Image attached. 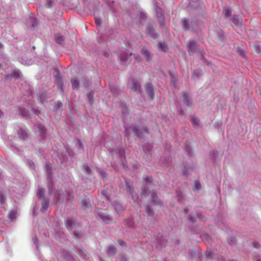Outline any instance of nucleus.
Segmentation results:
<instances>
[{"instance_id":"nucleus-1","label":"nucleus","mask_w":261,"mask_h":261,"mask_svg":"<svg viewBox=\"0 0 261 261\" xmlns=\"http://www.w3.org/2000/svg\"><path fill=\"white\" fill-rule=\"evenodd\" d=\"M150 197V201L149 203L145 206V211L149 216H153L154 215L153 210L152 208L153 206H159L161 207V202L157 196L156 193L154 191H150L148 194Z\"/></svg>"},{"instance_id":"nucleus-2","label":"nucleus","mask_w":261,"mask_h":261,"mask_svg":"<svg viewBox=\"0 0 261 261\" xmlns=\"http://www.w3.org/2000/svg\"><path fill=\"white\" fill-rule=\"evenodd\" d=\"M130 128L139 138H143L145 134L148 133V130L146 126H142L140 127L137 126H132Z\"/></svg>"},{"instance_id":"nucleus-3","label":"nucleus","mask_w":261,"mask_h":261,"mask_svg":"<svg viewBox=\"0 0 261 261\" xmlns=\"http://www.w3.org/2000/svg\"><path fill=\"white\" fill-rule=\"evenodd\" d=\"M187 47L188 48L189 54L191 56L193 55L198 48L197 44L194 41H191L188 42L187 44Z\"/></svg>"},{"instance_id":"nucleus-4","label":"nucleus","mask_w":261,"mask_h":261,"mask_svg":"<svg viewBox=\"0 0 261 261\" xmlns=\"http://www.w3.org/2000/svg\"><path fill=\"white\" fill-rule=\"evenodd\" d=\"M145 91L150 99L153 98V87L151 83H147L145 85Z\"/></svg>"},{"instance_id":"nucleus-5","label":"nucleus","mask_w":261,"mask_h":261,"mask_svg":"<svg viewBox=\"0 0 261 261\" xmlns=\"http://www.w3.org/2000/svg\"><path fill=\"white\" fill-rule=\"evenodd\" d=\"M82 206L83 208L86 211H89L91 210V205L90 200L87 198H84L82 200Z\"/></svg>"},{"instance_id":"nucleus-6","label":"nucleus","mask_w":261,"mask_h":261,"mask_svg":"<svg viewBox=\"0 0 261 261\" xmlns=\"http://www.w3.org/2000/svg\"><path fill=\"white\" fill-rule=\"evenodd\" d=\"M181 98L183 101L184 105L185 106H189L191 105L190 99L188 97V93L187 92H184L181 93Z\"/></svg>"},{"instance_id":"nucleus-7","label":"nucleus","mask_w":261,"mask_h":261,"mask_svg":"<svg viewBox=\"0 0 261 261\" xmlns=\"http://www.w3.org/2000/svg\"><path fill=\"white\" fill-rule=\"evenodd\" d=\"M129 87L131 90L134 91H137L141 89L140 84L135 82L134 81H132L129 85Z\"/></svg>"},{"instance_id":"nucleus-8","label":"nucleus","mask_w":261,"mask_h":261,"mask_svg":"<svg viewBox=\"0 0 261 261\" xmlns=\"http://www.w3.org/2000/svg\"><path fill=\"white\" fill-rule=\"evenodd\" d=\"M190 118L194 127H198L199 126L200 120L197 117L191 115Z\"/></svg>"},{"instance_id":"nucleus-9","label":"nucleus","mask_w":261,"mask_h":261,"mask_svg":"<svg viewBox=\"0 0 261 261\" xmlns=\"http://www.w3.org/2000/svg\"><path fill=\"white\" fill-rule=\"evenodd\" d=\"M141 53L146 58V60H149L150 59L151 54L146 47H142Z\"/></svg>"},{"instance_id":"nucleus-10","label":"nucleus","mask_w":261,"mask_h":261,"mask_svg":"<svg viewBox=\"0 0 261 261\" xmlns=\"http://www.w3.org/2000/svg\"><path fill=\"white\" fill-rule=\"evenodd\" d=\"M44 193H45V189L38 187L37 192V196L38 199H45L44 197Z\"/></svg>"},{"instance_id":"nucleus-11","label":"nucleus","mask_w":261,"mask_h":261,"mask_svg":"<svg viewBox=\"0 0 261 261\" xmlns=\"http://www.w3.org/2000/svg\"><path fill=\"white\" fill-rule=\"evenodd\" d=\"M71 83L73 89H78L79 87L80 82L76 77H73L71 79Z\"/></svg>"},{"instance_id":"nucleus-12","label":"nucleus","mask_w":261,"mask_h":261,"mask_svg":"<svg viewBox=\"0 0 261 261\" xmlns=\"http://www.w3.org/2000/svg\"><path fill=\"white\" fill-rule=\"evenodd\" d=\"M55 41L57 43L61 44L65 41V37L60 34H56L55 36Z\"/></svg>"},{"instance_id":"nucleus-13","label":"nucleus","mask_w":261,"mask_h":261,"mask_svg":"<svg viewBox=\"0 0 261 261\" xmlns=\"http://www.w3.org/2000/svg\"><path fill=\"white\" fill-rule=\"evenodd\" d=\"M159 49L163 52H167L168 48L167 44L165 42H160L158 44Z\"/></svg>"},{"instance_id":"nucleus-14","label":"nucleus","mask_w":261,"mask_h":261,"mask_svg":"<svg viewBox=\"0 0 261 261\" xmlns=\"http://www.w3.org/2000/svg\"><path fill=\"white\" fill-rule=\"evenodd\" d=\"M254 48L256 53L258 55H261V43L259 42H255L254 44Z\"/></svg>"},{"instance_id":"nucleus-15","label":"nucleus","mask_w":261,"mask_h":261,"mask_svg":"<svg viewBox=\"0 0 261 261\" xmlns=\"http://www.w3.org/2000/svg\"><path fill=\"white\" fill-rule=\"evenodd\" d=\"M200 189L201 184L200 182L198 180H195L193 186V191L196 192H198L200 191Z\"/></svg>"},{"instance_id":"nucleus-16","label":"nucleus","mask_w":261,"mask_h":261,"mask_svg":"<svg viewBox=\"0 0 261 261\" xmlns=\"http://www.w3.org/2000/svg\"><path fill=\"white\" fill-rule=\"evenodd\" d=\"M127 188H128V190L130 193V194L132 195V199L134 200V201L136 202L139 201V197L138 196V195H134L132 192H131V189H130V187L129 186L127 185Z\"/></svg>"},{"instance_id":"nucleus-17","label":"nucleus","mask_w":261,"mask_h":261,"mask_svg":"<svg viewBox=\"0 0 261 261\" xmlns=\"http://www.w3.org/2000/svg\"><path fill=\"white\" fill-rule=\"evenodd\" d=\"M73 219L72 218H68L65 222L66 227L69 229L71 228L73 224Z\"/></svg>"},{"instance_id":"nucleus-18","label":"nucleus","mask_w":261,"mask_h":261,"mask_svg":"<svg viewBox=\"0 0 261 261\" xmlns=\"http://www.w3.org/2000/svg\"><path fill=\"white\" fill-rule=\"evenodd\" d=\"M49 205L48 201L46 200L45 199H42V210H43V211H46Z\"/></svg>"},{"instance_id":"nucleus-19","label":"nucleus","mask_w":261,"mask_h":261,"mask_svg":"<svg viewBox=\"0 0 261 261\" xmlns=\"http://www.w3.org/2000/svg\"><path fill=\"white\" fill-rule=\"evenodd\" d=\"M87 97L90 103L94 102V92L90 91L87 94Z\"/></svg>"},{"instance_id":"nucleus-20","label":"nucleus","mask_w":261,"mask_h":261,"mask_svg":"<svg viewBox=\"0 0 261 261\" xmlns=\"http://www.w3.org/2000/svg\"><path fill=\"white\" fill-rule=\"evenodd\" d=\"M183 27L185 28L186 30L190 29V24H189L188 19L185 18L182 22Z\"/></svg>"},{"instance_id":"nucleus-21","label":"nucleus","mask_w":261,"mask_h":261,"mask_svg":"<svg viewBox=\"0 0 261 261\" xmlns=\"http://www.w3.org/2000/svg\"><path fill=\"white\" fill-rule=\"evenodd\" d=\"M127 55L123 53L120 55V59L122 63L125 62L127 60Z\"/></svg>"},{"instance_id":"nucleus-22","label":"nucleus","mask_w":261,"mask_h":261,"mask_svg":"<svg viewBox=\"0 0 261 261\" xmlns=\"http://www.w3.org/2000/svg\"><path fill=\"white\" fill-rule=\"evenodd\" d=\"M19 137L20 139H22L23 140H27L28 139V135L24 132L21 131L19 133Z\"/></svg>"},{"instance_id":"nucleus-23","label":"nucleus","mask_w":261,"mask_h":261,"mask_svg":"<svg viewBox=\"0 0 261 261\" xmlns=\"http://www.w3.org/2000/svg\"><path fill=\"white\" fill-rule=\"evenodd\" d=\"M152 179V177H146L145 178H144L143 181L145 184H146L147 186L148 185V184L151 182V181Z\"/></svg>"},{"instance_id":"nucleus-24","label":"nucleus","mask_w":261,"mask_h":261,"mask_svg":"<svg viewBox=\"0 0 261 261\" xmlns=\"http://www.w3.org/2000/svg\"><path fill=\"white\" fill-rule=\"evenodd\" d=\"M223 13H224V15H225V16H226V17H230L231 15V11L229 9H227L225 10Z\"/></svg>"},{"instance_id":"nucleus-25","label":"nucleus","mask_w":261,"mask_h":261,"mask_svg":"<svg viewBox=\"0 0 261 261\" xmlns=\"http://www.w3.org/2000/svg\"><path fill=\"white\" fill-rule=\"evenodd\" d=\"M53 4V2L51 0H47L45 4V7L47 8H49L52 6Z\"/></svg>"},{"instance_id":"nucleus-26","label":"nucleus","mask_w":261,"mask_h":261,"mask_svg":"<svg viewBox=\"0 0 261 261\" xmlns=\"http://www.w3.org/2000/svg\"><path fill=\"white\" fill-rule=\"evenodd\" d=\"M84 168H85L86 172L88 174H90L91 173V170L90 169V167L88 166V165H87V164L85 165Z\"/></svg>"},{"instance_id":"nucleus-27","label":"nucleus","mask_w":261,"mask_h":261,"mask_svg":"<svg viewBox=\"0 0 261 261\" xmlns=\"http://www.w3.org/2000/svg\"><path fill=\"white\" fill-rule=\"evenodd\" d=\"M116 252V250L114 248L112 247H109L108 250V253L109 254H114Z\"/></svg>"},{"instance_id":"nucleus-28","label":"nucleus","mask_w":261,"mask_h":261,"mask_svg":"<svg viewBox=\"0 0 261 261\" xmlns=\"http://www.w3.org/2000/svg\"><path fill=\"white\" fill-rule=\"evenodd\" d=\"M95 23H96V24L97 26H99V25H100L101 22V20H100V18H97V17H96V18H95Z\"/></svg>"},{"instance_id":"nucleus-29","label":"nucleus","mask_w":261,"mask_h":261,"mask_svg":"<svg viewBox=\"0 0 261 261\" xmlns=\"http://www.w3.org/2000/svg\"><path fill=\"white\" fill-rule=\"evenodd\" d=\"M119 244L121 246H125V243L122 240H119L118 241Z\"/></svg>"},{"instance_id":"nucleus-30","label":"nucleus","mask_w":261,"mask_h":261,"mask_svg":"<svg viewBox=\"0 0 261 261\" xmlns=\"http://www.w3.org/2000/svg\"><path fill=\"white\" fill-rule=\"evenodd\" d=\"M83 85H84L85 87H89V85H90V83L89 82V81L86 80L85 83H84Z\"/></svg>"},{"instance_id":"nucleus-31","label":"nucleus","mask_w":261,"mask_h":261,"mask_svg":"<svg viewBox=\"0 0 261 261\" xmlns=\"http://www.w3.org/2000/svg\"><path fill=\"white\" fill-rule=\"evenodd\" d=\"M102 220L103 221L107 222L108 220H110V218L108 217H102Z\"/></svg>"},{"instance_id":"nucleus-32","label":"nucleus","mask_w":261,"mask_h":261,"mask_svg":"<svg viewBox=\"0 0 261 261\" xmlns=\"http://www.w3.org/2000/svg\"><path fill=\"white\" fill-rule=\"evenodd\" d=\"M56 106H57L59 108H61L62 107V103L61 102H58L56 103Z\"/></svg>"},{"instance_id":"nucleus-33","label":"nucleus","mask_w":261,"mask_h":261,"mask_svg":"<svg viewBox=\"0 0 261 261\" xmlns=\"http://www.w3.org/2000/svg\"><path fill=\"white\" fill-rule=\"evenodd\" d=\"M28 114H29V112L28 111H26V113L25 112H22V115L23 116H24L27 117L28 116Z\"/></svg>"},{"instance_id":"nucleus-34","label":"nucleus","mask_w":261,"mask_h":261,"mask_svg":"<svg viewBox=\"0 0 261 261\" xmlns=\"http://www.w3.org/2000/svg\"><path fill=\"white\" fill-rule=\"evenodd\" d=\"M125 134L126 136H128L129 135V133L128 132V129H126L125 130Z\"/></svg>"},{"instance_id":"nucleus-35","label":"nucleus","mask_w":261,"mask_h":261,"mask_svg":"<svg viewBox=\"0 0 261 261\" xmlns=\"http://www.w3.org/2000/svg\"><path fill=\"white\" fill-rule=\"evenodd\" d=\"M0 202H4V197L2 195H1V200H0Z\"/></svg>"},{"instance_id":"nucleus-36","label":"nucleus","mask_w":261,"mask_h":261,"mask_svg":"<svg viewBox=\"0 0 261 261\" xmlns=\"http://www.w3.org/2000/svg\"><path fill=\"white\" fill-rule=\"evenodd\" d=\"M259 244L258 243H255V245H254V246L256 247V248H258L259 247Z\"/></svg>"},{"instance_id":"nucleus-37","label":"nucleus","mask_w":261,"mask_h":261,"mask_svg":"<svg viewBox=\"0 0 261 261\" xmlns=\"http://www.w3.org/2000/svg\"><path fill=\"white\" fill-rule=\"evenodd\" d=\"M3 116H4V114H3V112L1 110H0V118H2Z\"/></svg>"},{"instance_id":"nucleus-38","label":"nucleus","mask_w":261,"mask_h":261,"mask_svg":"<svg viewBox=\"0 0 261 261\" xmlns=\"http://www.w3.org/2000/svg\"><path fill=\"white\" fill-rule=\"evenodd\" d=\"M13 75L16 76H19V74L17 72H14Z\"/></svg>"},{"instance_id":"nucleus-39","label":"nucleus","mask_w":261,"mask_h":261,"mask_svg":"<svg viewBox=\"0 0 261 261\" xmlns=\"http://www.w3.org/2000/svg\"><path fill=\"white\" fill-rule=\"evenodd\" d=\"M206 256H207V257H208V256L210 255L211 254V253L210 252H208L207 251L206 252Z\"/></svg>"},{"instance_id":"nucleus-40","label":"nucleus","mask_w":261,"mask_h":261,"mask_svg":"<svg viewBox=\"0 0 261 261\" xmlns=\"http://www.w3.org/2000/svg\"><path fill=\"white\" fill-rule=\"evenodd\" d=\"M41 130H42L43 132H45V129H44V127L43 126H41Z\"/></svg>"},{"instance_id":"nucleus-41","label":"nucleus","mask_w":261,"mask_h":261,"mask_svg":"<svg viewBox=\"0 0 261 261\" xmlns=\"http://www.w3.org/2000/svg\"><path fill=\"white\" fill-rule=\"evenodd\" d=\"M3 47V44H2L1 42H0V49L2 48Z\"/></svg>"},{"instance_id":"nucleus-42","label":"nucleus","mask_w":261,"mask_h":261,"mask_svg":"<svg viewBox=\"0 0 261 261\" xmlns=\"http://www.w3.org/2000/svg\"><path fill=\"white\" fill-rule=\"evenodd\" d=\"M79 253L82 254V253H83V252L82 250H79Z\"/></svg>"},{"instance_id":"nucleus-43","label":"nucleus","mask_w":261,"mask_h":261,"mask_svg":"<svg viewBox=\"0 0 261 261\" xmlns=\"http://www.w3.org/2000/svg\"><path fill=\"white\" fill-rule=\"evenodd\" d=\"M181 114H184V112L183 111H181Z\"/></svg>"},{"instance_id":"nucleus-44","label":"nucleus","mask_w":261,"mask_h":261,"mask_svg":"<svg viewBox=\"0 0 261 261\" xmlns=\"http://www.w3.org/2000/svg\"><path fill=\"white\" fill-rule=\"evenodd\" d=\"M79 143H80V145H81V142L80 141H79Z\"/></svg>"},{"instance_id":"nucleus-45","label":"nucleus","mask_w":261,"mask_h":261,"mask_svg":"<svg viewBox=\"0 0 261 261\" xmlns=\"http://www.w3.org/2000/svg\"><path fill=\"white\" fill-rule=\"evenodd\" d=\"M2 67V65L1 64H0V68Z\"/></svg>"},{"instance_id":"nucleus-46","label":"nucleus","mask_w":261,"mask_h":261,"mask_svg":"<svg viewBox=\"0 0 261 261\" xmlns=\"http://www.w3.org/2000/svg\"><path fill=\"white\" fill-rule=\"evenodd\" d=\"M256 261H261L260 260H256Z\"/></svg>"}]
</instances>
